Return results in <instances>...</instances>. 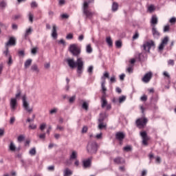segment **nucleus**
I'll return each instance as SVG.
<instances>
[{
  "mask_svg": "<svg viewBox=\"0 0 176 176\" xmlns=\"http://www.w3.org/2000/svg\"><path fill=\"white\" fill-rule=\"evenodd\" d=\"M67 63L70 68H76L77 67V74H82L85 65L82 58H78L76 62L72 58H67Z\"/></svg>",
  "mask_w": 176,
  "mask_h": 176,
  "instance_id": "1",
  "label": "nucleus"
},
{
  "mask_svg": "<svg viewBox=\"0 0 176 176\" xmlns=\"http://www.w3.org/2000/svg\"><path fill=\"white\" fill-rule=\"evenodd\" d=\"M89 5H90V1H84L82 6V13L86 16V19H91L95 14L94 12L89 10Z\"/></svg>",
  "mask_w": 176,
  "mask_h": 176,
  "instance_id": "2",
  "label": "nucleus"
},
{
  "mask_svg": "<svg viewBox=\"0 0 176 176\" xmlns=\"http://www.w3.org/2000/svg\"><path fill=\"white\" fill-rule=\"evenodd\" d=\"M98 149V145L96 142H89L87 145V152L90 153V155H93L94 153H97V151Z\"/></svg>",
  "mask_w": 176,
  "mask_h": 176,
  "instance_id": "3",
  "label": "nucleus"
},
{
  "mask_svg": "<svg viewBox=\"0 0 176 176\" xmlns=\"http://www.w3.org/2000/svg\"><path fill=\"white\" fill-rule=\"evenodd\" d=\"M106 78L109 79V73H108V72H105L103 74V76L101 77V88L103 96L107 94V87H105V83H107V81L105 80Z\"/></svg>",
  "mask_w": 176,
  "mask_h": 176,
  "instance_id": "4",
  "label": "nucleus"
},
{
  "mask_svg": "<svg viewBox=\"0 0 176 176\" xmlns=\"http://www.w3.org/2000/svg\"><path fill=\"white\" fill-rule=\"evenodd\" d=\"M155 46H156L155 41L150 40L148 41L144 42L142 47L144 52H146V53H151V49H152V47H155Z\"/></svg>",
  "mask_w": 176,
  "mask_h": 176,
  "instance_id": "5",
  "label": "nucleus"
},
{
  "mask_svg": "<svg viewBox=\"0 0 176 176\" xmlns=\"http://www.w3.org/2000/svg\"><path fill=\"white\" fill-rule=\"evenodd\" d=\"M69 52L75 57H79L80 54V48H79V47L76 44H73L69 46Z\"/></svg>",
  "mask_w": 176,
  "mask_h": 176,
  "instance_id": "6",
  "label": "nucleus"
},
{
  "mask_svg": "<svg viewBox=\"0 0 176 176\" xmlns=\"http://www.w3.org/2000/svg\"><path fill=\"white\" fill-rule=\"evenodd\" d=\"M140 135L142 138V144L145 146H148V141L151 140L149 136H148V133H146V131H142L140 132Z\"/></svg>",
  "mask_w": 176,
  "mask_h": 176,
  "instance_id": "7",
  "label": "nucleus"
},
{
  "mask_svg": "<svg viewBox=\"0 0 176 176\" xmlns=\"http://www.w3.org/2000/svg\"><path fill=\"white\" fill-rule=\"evenodd\" d=\"M146 123H148V119L146 118H139L136 120V124L140 129L145 127Z\"/></svg>",
  "mask_w": 176,
  "mask_h": 176,
  "instance_id": "8",
  "label": "nucleus"
},
{
  "mask_svg": "<svg viewBox=\"0 0 176 176\" xmlns=\"http://www.w3.org/2000/svg\"><path fill=\"white\" fill-rule=\"evenodd\" d=\"M167 43H168V36H165L162 40V42L158 47L160 52H162L164 50V47L166 46Z\"/></svg>",
  "mask_w": 176,
  "mask_h": 176,
  "instance_id": "9",
  "label": "nucleus"
},
{
  "mask_svg": "<svg viewBox=\"0 0 176 176\" xmlns=\"http://www.w3.org/2000/svg\"><path fill=\"white\" fill-rule=\"evenodd\" d=\"M23 104V108L27 111L28 112H32V108H30V104L27 102V96H23L22 97Z\"/></svg>",
  "mask_w": 176,
  "mask_h": 176,
  "instance_id": "10",
  "label": "nucleus"
},
{
  "mask_svg": "<svg viewBox=\"0 0 176 176\" xmlns=\"http://www.w3.org/2000/svg\"><path fill=\"white\" fill-rule=\"evenodd\" d=\"M152 76H153V74H152V72H149L144 76V77L142 78V80L144 83H149L152 79Z\"/></svg>",
  "mask_w": 176,
  "mask_h": 176,
  "instance_id": "11",
  "label": "nucleus"
},
{
  "mask_svg": "<svg viewBox=\"0 0 176 176\" xmlns=\"http://www.w3.org/2000/svg\"><path fill=\"white\" fill-rule=\"evenodd\" d=\"M3 54L6 56V57L8 58V60L7 61L8 65L10 67L12 64H13V59L12 58V55L9 53V48H7L6 51L3 52Z\"/></svg>",
  "mask_w": 176,
  "mask_h": 176,
  "instance_id": "12",
  "label": "nucleus"
},
{
  "mask_svg": "<svg viewBox=\"0 0 176 176\" xmlns=\"http://www.w3.org/2000/svg\"><path fill=\"white\" fill-rule=\"evenodd\" d=\"M151 31L154 38L156 39H159V38H160V33L159 32V30H157V28H156V26L153 25Z\"/></svg>",
  "mask_w": 176,
  "mask_h": 176,
  "instance_id": "13",
  "label": "nucleus"
},
{
  "mask_svg": "<svg viewBox=\"0 0 176 176\" xmlns=\"http://www.w3.org/2000/svg\"><path fill=\"white\" fill-rule=\"evenodd\" d=\"M9 46H16V38L14 37H10L8 41L6 43V49H8Z\"/></svg>",
  "mask_w": 176,
  "mask_h": 176,
  "instance_id": "14",
  "label": "nucleus"
},
{
  "mask_svg": "<svg viewBox=\"0 0 176 176\" xmlns=\"http://www.w3.org/2000/svg\"><path fill=\"white\" fill-rule=\"evenodd\" d=\"M113 162L115 163V164H124L126 163V161H124V159L121 157H117L114 158Z\"/></svg>",
  "mask_w": 176,
  "mask_h": 176,
  "instance_id": "15",
  "label": "nucleus"
},
{
  "mask_svg": "<svg viewBox=\"0 0 176 176\" xmlns=\"http://www.w3.org/2000/svg\"><path fill=\"white\" fill-rule=\"evenodd\" d=\"M124 133H123V132H118L116 134V140H118V141H123V140H124Z\"/></svg>",
  "mask_w": 176,
  "mask_h": 176,
  "instance_id": "16",
  "label": "nucleus"
},
{
  "mask_svg": "<svg viewBox=\"0 0 176 176\" xmlns=\"http://www.w3.org/2000/svg\"><path fill=\"white\" fill-rule=\"evenodd\" d=\"M10 104L11 109L14 111V109H16V107H17V100L16 98H11Z\"/></svg>",
  "mask_w": 176,
  "mask_h": 176,
  "instance_id": "17",
  "label": "nucleus"
},
{
  "mask_svg": "<svg viewBox=\"0 0 176 176\" xmlns=\"http://www.w3.org/2000/svg\"><path fill=\"white\" fill-rule=\"evenodd\" d=\"M83 167L85 168H87V167H90L91 166V159L89 158L82 162Z\"/></svg>",
  "mask_w": 176,
  "mask_h": 176,
  "instance_id": "18",
  "label": "nucleus"
},
{
  "mask_svg": "<svg viewBox=\"0 0 176 176\" xmlns=\"http://www.w3.org/2000/svg\"><path fill=\"white\" fill-rule=\"evenodd\" d=\"M101 102H102V104H101L102 108H105V107H107V105L108 104V101H107V98L105 95L102 96Z\"/></svg>",
  "mask_w": 176,
  "mask_h": 176,
  "instance_id": "19",
  "label": "nucleus"
},
{
  "mask_svg": "<svg viewBox=\"0 0 176 176\" xmlns=\"http://www.w3.org/2000/svg\"><path fill=\"white\" fill-rule=\"evenodd\" d=\"M151 23L152 27H153V25H156V24H157V16H156L155 15H153L151 17Z\"/></svg>",
  "mask_w": 176,
  "mask_h": 176,
  "instance_id": "20",
  "label": "nucleus"
},
{
  "mask_svg": "<svg viewBox=\"0 0 176 176\" xmlns=\"http://www.w3.org/2000/svg\"><path fill=\"white\" fill-rule=\"evenodd\" d=\"M78 157V153L76 151H74L72 153V155H70V160H76V158Z\"/></svg>",
  "mask_w": 176,
  "mask_h": 176,
  "instance_id": "21",
  "label": "nucleus"
},
{
  "mask_svg": "<svg viewBox=\"0 0 176 176\" xmlns=\"http://www.w3.org/2000/svg\"><path fill=\"white\" fill-rule=\"evenodd\" d=\"M98 122L100 123L98 125V129H100V130H102V129H104V127H107V125L102 124V122H104V120L99 119Z\"/></svg>",
  "mask_w": 176,
  "mask_h": 176,
  "instance_id": "22",
  "label": "nucleus"
},
{
  "mask_svg": "<svg viewBox=\"0 0 176 176\" xmlns=\"http://www.w3.org/2000/svg\"><path fill=\"white\" fill-rule=\"evenodd\" d=\"M72 170L68 168H65L64 170V176H71L72 175Z\"/></svg>",
  "mask_w": 176,
  "mask_h": 176,
  "instance_id": "23",
  "label": "nucleus"
},
{
  "mask_svg": "<svg viewBox=\"0 0 176 176\" xmlns=\"http://www.w3.org/2000/svg\"><path fill=\"white\" fill-rule=\"evenodd\" d=\"M31 64H32V59H28L24 64L25 68H30Z\"/></svg>",
  "mask_w": 176,
  "mask_h": 176,
  "instance_id": "24",
  "label": "nucleus"
},
{
  "mask_svg": "<svg viewBox=\"0 0 176 176\" xmlns=\"http://www.w3.org/2000/svg\"><path fill=\"white\" fill-rule=\"evenodd\" d=\"M32 32V28H29L28 29H27L25 33V38L27 39V37L28 36V35H31Z\"/></svg>",
  "mask_w": 176,
  "mask_h": 176,
  "instance_id": "25",
  "label": "nucleus"
},
{
  "mask_svg": "<svg viewBox=\"0 0 176 176\" xmlns=\"http://www.w3.org/2000/svg\"><path fill=\"white\" fill-rule=\"evenodd\" d=\"M31 69L33 71V72H37V74L39 72V68H38V65L36 64L32 65Z\"/></svg>",
  "mask_w": 176,
  "mask_h": 176,
  "instance_id": "26",
  "label": "nucleus"
},
{
  "mask_svg": "<svg viewBox=\"0 0 176 176\" xmlns=\"http://www.w3.org/2000/svg\"><path fill=\"white\" fill-rule=\"evenodd\" d=\"M106 42L110 47H111V46H113V42L112 41L111 37H107Z\"/></svg>",
  "mask_w": 176,
  "mask_h": 176,
  "instance_id": "27",
  "label": "nucleus"
},
{
  "mask_svg": "<svg viewBox=\"0 0 176 176\" xmlns=\"http://www.w3.org/2000/svg\"><path fill=\"white\" fill-rule=\"evenodd\" d=\"M118 9H119V4H118V3H116V2H113V5H112L113 12H116V10H118Z\"/></svg>",
  "mask_w": 176,
  "mask_h": 176,
  "instance_id": "28",
  "label": "nucleus"
},
{
  "mask_svg": "<svg viewBox=\"0 0 176 176\" xmlns=\"http://www.w3.org/2000/svg\"><path fill=\"white\" fill-rule=\"evenodd\" d=\"M9 149L12 152H14V151H16V146H14V143H13V142H10V146H9Z\"/></svg>",
  "mask_w": 176,
  "mask_h": 176,
  "instance_id": "29",
  "label": "nucleus"
},
{
  "mask_svg": "<svg viewBox=\"0 0 176 176\" xmlns=\"http://www.w3.org/2000/svg\"><path fill=\"white\" fill-rule=\"evenodd\" d=\"M155 9L156 8H155V6L152 4L148 7V10L150 13H153V12H155Z\"/></svg>",
  "mask_w": 176,
  "mask_h": 176,
  "instance_id": "30",
  "label": "nucleus"
},
{
  "mask_svg": "<svg viewBox=\"0 0 176 176\" xmlns=\"http://www.w3.org/2000/svg\"><path fill=\"white\" fill-rule=\"evenodd\" d=\"M29 153L31 156H35L36 155V149L35 148H31Z\"/></svg>",
  "mask_w": 176,
  "mask_h": 176,
  "instance_id": "31",
  "label": "nucleus"
},
{
  "mask_svg": "<svg viewBox=\"0 0 176 176\" xmlns=\"http://www.w3.org/2000/svg\"><path fill=\"white\" fill-rule=\"evenodd\" d=\"M28 17H29V21L30 23H34V14L32 12H29Z\"/></svg>",
  "mask_w": 176,
  "mask_h": 176,
  "instance_id": "32",
  "label": "nucleus"
},
{
  "mask_svg": "<svg viewBox=\"0 0 176 176\" xmlns=\"http://www.w3.org/2000/svg\"><path fill=\"white\" fill-rule=\"evenodd\" d=\"M131 150H132L131 146H126L123 148V151H124V152H130L131 151Z\"/></svg>",
  "mask_w": 176,
  "mask_h": 176,
  "instance_id": "33",
  "label": "nucleus"
},
{
  "mask_svg": "<svg viewBox=\"0 0 176 176\" xmlns=\"http://www.w3.org/2000/svg\"><path fill=\"white\" fill-rule=\"evenodd\" d=\"M93 52V48L90 44L87 45V53H91Z\"/></svg>",
  "mask_w": 176,
  "mask_h": 176,
  "instance_id": "34",
  "label": "nucleus"
},
{
  "mask_svg": "<svg viewBox=\"0 0 176 176\" xmlns=\"http://www.w3.org/2000/svg\"><path fill=\"white\" fill-rule=\"evenodd\" d=\"M175 64V61L173 59H170L168 60V65H170L171 67H174V65Z\"/></svg>",
  "mask_w": 176,
  "mask_h": 176,
  "instance_id": "35",
  "label": "nucleus"
},
{
  "mask_svg": "<svg viewBox=\"0 0 176 176\" xmlns=\"http://www.w3.org/2000/svg\"><path fill=\"white\" fill-rule=\"evenodd\" d=\"M116 47H118V49H120L122 47V41H116Z\"/></svg>",
  "mask_w": 176,
  "mask_h": 176,
  "instance_id": "36",
  "label": "nucleus"
},
{
  "mask_svg": "<svg viewBox=\"0 0 176 176\" xmlns=\"http://www.w3.org/2000/svg\"><path fill=\"white\" fill-rule=\"evenodd\" d=\"M82 109H85V111H87V109H89V104H87V102H84L83 103H82Z\"/></svg>",
  "mask_w": 176,
  "mask_h": 176,
  "instance_id": "37",
  "label": "nucleus"
},
{
  "mask_svg": "<svg viewBox=\"0 0 176 176\" xmlns=\"http://www.w3.org/2000/svg\"><path fill=\"white\" fill-rule=\"evenodd\" d=\"M138 38H140V34L138 33V31H136L133 36V41H135V39H138Z\"/></svg>",
  "mask_w": 176,
  "mask_h": 176,
  "instance_id": "38",
  "label": "nucleus"
},
{
  "mask_svg": "<svg viewBox=\"0 0 176 176\" xmlns=\"http://www.w3.org/2000/svg\"><path fill=\"white\" fill-rule=\"evenodd\" d=\"M126 101V96H122L119 98V102L121 104V102H124Z\"/></svg>",
  "mask_w": 176,
  "mask_h": 176,
  "instance_id": "39",
  "label": "nucleus"
},
{
  "mask_svg": "<svg viewBox=\"0 0 176 176\" xmlns=\"http://www.w3.org/2000/svg\"><path fill=\"white\" fill-rule=\"evenodd\" d=\"M75 100H76V96H73L69 98V102H70V104H72V102H74Z\"/></svg>",
  "mask_w": 176,
  "mask_h": 176,
  "instance_id": "40",
  "label": "nucleus"
},
{
  "mask_svg": "<svg viewBox=\"0 0 176 176\" xmlns=\"http://www.w3.org/2000/svg\"><path fill=\"white\" fill-rule=\"evenodd\" d=\"M170 31V25H166L164 27V32H168Z\"/></svg>",
  "mask_w": 176,
  "mask_h": 176,
  "instance_id": "41",
  "label": "nucleus"
},
{
  "mask_svg": "<svg viewBox=\"0 0 176 176\" xmlns=\"http://www.w3.org/2000/svg\"><path fill=\"white\" fill-rule=\"evenodd\" d=\"M116 82V77L115 76H112L110 78V83H115Z\"/></svg>",
  "mask_w": 176,
  "mask_h": 176,
  "instance_id": "42",
  "label": "nucleus"
},
{
  "mask_svg": "<svg viewBox=\"0 0 176 176\" xmlns=\"http://www.w3.org/2000/svg\"><path fill=\"white\" fill-rule=\"evenodd\" d=\"M29 129H30V130H35V129H36V124H30V125L29 126Z\"/></svg>",
  "mask_w": 176,
  "mask_h": 176,
  "instance_id": "43",
  "label": "nucleus"
},
{
  "mask_svg": "<svg viewBox=\"0 0 176 176\" xmlns=\"http://www.w3.org/2000/svg\"><path fill=\"white\" fill-rule=\"evenodd\" d=\"M141 101L145 102L148 100V96L146 95H143L141 98H140Z\"/></svg>",
  "mask_w": 176,
  "mask_h": 176,
  "instance_id": "44",
  "label": "nucleus"
},
{
  "mask_svg": "<svg viewBox=\"0 0 176 176\" xmlns=\"http://www.w3.org/2000/svg\"><path fill=\"white\" fill-rule=\"evenodd\" d=\"M46 129V124L43 123L40 125V130H41V131H43V130Z\"/></svg>",
  "mask_w": 176,
  "mask_h": 176,
  "instance_id": "45",
  "label": "nucleus"
},
{
  "mask_svg": "<svg viewBox=\"0 0 176 176\" xmlns=\"http://www.w3.org/2000/svg\"><path fill=\"white\" fill-rule=\"evenodd\" d=\"M18 141L19 142H22V141H24V135H21L18 137Z\"/></svg>",
  "mask_w": 176,
  "mask_h": 176,
  "instance_id": "46",
  "label": "nucleus"
},
{
  "mask_svg": "<svg viewBox=\"0 0 176 176\" xmlns=\"http://www.w3.org/2000/svg\"><path fill=\"white\" fill-rule=\"evenodd\" d=\"M56 130H59V131H64V126L57 125Z\"/></svg>",
  "mask_w": 176,
  "mask_h": 176,
  "instance_id": "47",
  "label": "nucleus"
},
{
  "mask_svg": "<svg viewBox=\"0 0 176 176\" xmlns=\"http://www.w3.org/2000/svg\"><path fill=\"white\" fill-rule=\"evenodd\" d=\"M38 137L41 140H45L46 138V133L40 134Z\"/></svg>",
  "mask_w": 176,
  "mask_h": 176,
  "instance_id": "48",
  "label": "nucleus"
},
{
  "mask_svg": "<svg viewBox=\"0 0 176 176\" xmlns=\"http://www.w3.org/2000/svg\"><path fill=\"white\" fill-rule=\"evenodd\" d=\"M0 8H6V3L3 1L0 2Z\"/></svg>",
  "mask_w": 176,
  "mask_h": 176,
  "instance_id": "49",
  "label": "nucleus"
},
{
  "mask_svg": "<svg viewBox=\"0 0 176 176\" xmlns=\"http://www.w3.org/2000/svg\"><path fill=\"white\" fill-rule=\"evenodd\" d=\"M16 121V118L14 117H11L10 120V123L11 124H14V122Z\"/></svg>",
  "mask_w": 176,
  "mask_h": 176,
  "instance_id": "50",
  "label": "nucleus"
},
{
  "mask_svg": "<svg viewBox=\"0 0 176 176\" xmlns=\"http://www.w3.org/2000/svg\"><path fill=\"white\" fill-rule=\"evenodd\" d=\"M66 39H74V35L72 34H69L66 36Z\"/></svg>",
  "mask_w": 176,
  "mask_h": 176,
  "instance_id": "51",
  "label": "nucleus"
},
{
  "mask_svg": "<svg viewBox=\"0 0 176 176\" xmlns=\"http://www.w3.org/2000/svg\"><path fill=\"white\" fill-rule=\"evenodd\" d=\"M163 75L164 76H165V78H168V79H170V74H168V72H164Z\"/></svg>",
  "mask_w": 176,
  "mask_h": 176,
  "instance_id": "52",
  "label": "nucleus"
},
{
  "mask_svg": "<svg viewBox=\"0 0 176 176\" xmlns=\"http://www.w3.org/2000/svg\"><path fill=\"white\" fill-rule=\"evenodd\" d=\"M52 33H57V26L56 25H53Z\"/></svg>",
  "mask_w": 176,
  "mask_h": 176,
  "instance_id": "53",
  "label": "nucleus"
},
{
  "mask_svg": "<svg viewBox=\"0 0 176 176\" xmlns=\"http://www.w3.org/2000/svg\"><path fill=\"white\" fill-rule=\"evenodd\" d=\"M50 113L51 115H53V113H57V109H53L50 110Z\"/></svg>",
  "mask_w": 176,
  "mask_h": 176,
  "instance_id": "54",
  "label": "nucleus"
},
{
  "mask_svg": "<svg viewBox=\"0 0 176 176\" xmlns=\"http://www.w3.org/2000/svg\"><path fill=\"white\" fill-rule=\"evenodd\" d=\"M37 6H38V4H36V2L32 1V2L31 3V7H32V8H36Z\"/></svg>",
  "mask_w": 176,
  "mask_h": 176,
  "instance_id": "55",
  "label": "nucleus"
},
{
  "mask_svg": "<svg viewBox=\"0 0 176 176\" xmlns=\"http://www.w3.org/2000/svg\"><path fill=\"white\" fill-rule=\"evenodd\" d=\"M37 50H38V48H36V47L32 48V54H36Z\"/></svg>",
  "mask_w": 176,
  "mask_h": 176,
  "instance_id": "56",
  "label": "nucleus"
},
{
  "mask_svg": "<svg viewBox=\"0 0 176 176\" xmlns=\"http://www.w3.org/2000/svg\"><path fill=\"white\" fill-rule=\"evenodd\" d=\"M69 17V15L67 14H63L61 15V18L62 19H68Z\"/></svg>",
  "mask_w": 176,
  "mask_h": 176,
  "instance_id": "57",
  "label": "nucleus"
},
{
  "mask_svg": "<svg viewBox=\"0 0 176 176\" xmlns=\"http://www.w3.org/2000/svg\"><path fill=\"white\" fill-rule=\"evenodd\" d=\"M153 100L155 102H157V101H159V96L156 95V96L154 97Z\"/></svg>",
  "mask_w": 176,
  "mask_h": 176,
  "instance_id": "58",
  "label": "nucleus"
},
{
  "mask_svg": "<svg viewBox=\"0 0 176 176\" xmlns=\"http://www.w3.org/2000/svg\"><path fill=\"white\" fill-rule=\"evenodd\" d=\"M105 107L107 111H109L112 108L111 104H107Z\"/></svg>",
  "mask_w": 176,
  "mask_h": 176,
  "instance_id": "59",
  "label": "nucleus"
},
{
  "mask_svg": "<svg viewBox=\"0 0 176 176\" xmlns=\"http://www.w3.org/2000/svg\"><path fill=\"white\" fill-rule=\"evenodd\" d=\"M126 71L131 74V72H133V67H129L127 69H126Z\"/></svg>",
  "mask_w": 176,
  "mask_h": 176,
  "instance_id": "60",
  "label": "nucleus"
},
{
  "mask_svg": "<svg viewBox=\"0 0 176 176\" xmlns=\"http://www.w3.org/2000/svg\"><path fill=\"white\" fill-rule=\"evenodd\" d=\"M65 3V0H59V5L61 6Z\"/></svg>",
  "mask_w": 176,
  "mask_h": 176,
  "instance_id": "61",
  "label": "nucleus"
},
{
  "mask_svg": "<svg viewBox=\"0 0 176 176\" xmlns=\"http://www.w3.org/2000/svg\"><path fill=\"white\" fill-rule=\"evenodd\" d=\"M82 132V133H87V126H83Z\"/></svg>",
  "mask_w": 176,
  "mask_h": 176,
  "instance_id": "62",
  "label": "nucleus"
},
{
  "mask_svg": "<svg viewBox=\"0 0 176 176\" xmlns=\"http://www.w3.org/2000/svg\"><path fill=\"white\" fill-rule=\"evenodd\" d=\"M52 38H54V39H57V33H52Z\"/></svg>",
  "mask_w": 176,
  "mask_h": 176,
  "instance_id": "63",
  "label": "nucleus"
},
{
  "mask_svg": "<svg viewBox=\"0 0 176 176\" xmlns=\"http://www.w3.org/2000/svg\"><path fill=\"white\" fill-rule=\"evenodd\" d=\"M175 21H176V19L175 18H171L170 19V23H175Z\"/></svg>",
  "mask_w": 176,
  "mask_h": 176,
  "instance_id": "64",
  "label": "nucleus"
}]
</instances>
